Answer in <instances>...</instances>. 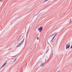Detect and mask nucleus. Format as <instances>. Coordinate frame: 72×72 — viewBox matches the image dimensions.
I'll return each mask as SVG.
<instances>
[{
  "label": "nucleus",
  "instance_id": "nucleus-9",
  "mask_svg": "<svg viewBox=\"0 0 72 72\" xmlns=\"http://www.w3.org/2000/svg\"><path fill=\"white\" fill-rule=\"evenodd\" d=\"M48 1V0H45V1H44V2H46V1Z\"/></svg>",
  "mask_w": 72,
  "mask_h": 72
},
{
  "label": "nucleus",
  "instance_id": "nucleus-1",
  "mask_svg": "<svg viewBox=\"0 0 72 72\" xmlns=\"http://www.w3.org/2000/svg\"><path fill=\"white\" fill-rule=\"evenodd\" d=\"M24 38L21 41V42L17 46V47H19L21 45H22L23 44V42H24Z\"/></svg>",
  "mask_w": 72,
  "mask_h": 72
},
{
  "label": "nucleus",
  "instance_id": "nucleus-10",
  "mask_svg": "<svg viewBox=\"0 0 72 72\" xmlns=\"http://www.w3.org/2000/svg\"><path fill=\"white\" fill-rule=\"evenodd\" d=\"M37 40H39V37L37 38Z\"/></svg>",
  "mask_w": 72,
  "mask_h": 72
},
{
  "label": "nucleus",
  "instance_id": "nucleus-12",
  "mask_svg": "<svg viewBox=\"0 0 72 72\" xmlns=\"http://www.w3.org/2000/svg\"><path fill=\"white\" fill-rule=\"evenodd\" d=\"M22 37H23V36H22Z\"/></svg>",
  "mask_w": 72,
  "mask_h": 72
},
{
  "label": "nucleus",
  "instance_id": "nucleus-8",
  "mask_svg": "<svg viewBox=\"0 0 72 72\" xmlns=\"http://www.w3.org/2000/svg\"><path fill=\"white\" fill-rule=\"evenodd\" d=\"M53 34H52V35L50 36H49L50 37H51V36H53Z\"/></svg>",
  "mask_w": 72,
  "mask_h": 72
},
{
  "label": "nucleus",
  "instance_id": "nucleus-2",
  "mask_svg": "<svg viewBox=\"0 0 72 72\" xmlns=\"http://www.w3.org/2000/svg\"><path fill=\"white\" fill-rule=\"evenodd\" d=\"M38 30L40 32H41V31L42 30V27L41 26L39 28H38Z\"/></svg>",
  "mask_w": 72,
  "mask_h": 72
},
{
  "label": "nucleus",
  "instance_id": "nucleus-4",
  "mask_svg": "<svg viewBox=\"0 0 72 72\" xmlns=\"http://www.w3.org/2000/svg\"><path fill=\"white\" fill-rule=\"evenodd\" d=\"M57 34H58V33L56 34H55V35L54 36V37H53V39H51L50 42H52V41H53V40H54V39L55 38V36H56V35H57Z\"/></svg>",
  "mask_w": 72,
  "mask_h": 72
},
{
  "label": "nucleus",
  "instance_id": "nucleus-3",
  "mask_svg": "<svg viewBox=\"0 0 72 72\" xmlns=\"http://www.w3.org/2000/svg\"><path fill=\"white\" fill-rule=\"evenodd\" d=\"M70 45V43H68V44H67L66 45V49H68V48H69V47H70V45Z\"/></svg>",
  "mask_w": 72,
  "mask_h": 72
},
{
  "label": "nucleus",
  "instance_id": "nucleus-6",
  "mask_svg": "<svg viewBox=\"0 0 72 72\" xmlns=\"http://www.w3.org/2000/svg\"><path fill=\"white\" fill-rule=\"evenodd\" d=\"M6 64V62H5L2 66L1 67V68H2L3 67H4L5 66V65Z\"/></svg>",
  "mask_w": 72,
  "mask_h": 72
},
{
  "label": "nucleus",
  "instance_id": "nucleus-7",
  "mask_svg": "<svg viewBox=\"0 0 72 72\" xmlns=\"http://www.w3.org/2000/svg\"><path fill=\"white\" fill-rule=\"evenodd\" d=\"M16 60H17V58H15V59L14 62H15V61H16Z\"/></svg>",
  "mask_w": 72,
  "mask_h": 72
},
{
  "label": "nucleus",
  "instance_id": "nucleus-11",
  "mask_svg": "<svg viewBox=\"0 0 72 72\" xmlns=\"http://www.w3.org/2000/svg\"><path fill=\"white\" fill-rule=\"evenodd\" d=\"M21 36H20L19 37V39H18V40L19 39V38L20 37H21Z\"/></svg>",
  "mask_w": 72,
  "mask_h": 72
},
{
  "label": "nucleus",
  "instance_id": "nucleus-5",
  "mask_svg": "<svg viewBox=\"0 0 72 72\" xmlns=\"http://www.w3.org/2000/svg\"><path fill=\"white\" fill-rule=\"evenodd\" d=\"M44 65H45V63H42L40 65V66L43 67H44Z\"/></svg>",
  "mask_w": 72,
  "mask_h": 72
}]
</instances>
